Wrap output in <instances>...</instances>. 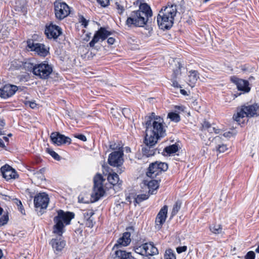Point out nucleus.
<instances>
[{"instance_id": "f257e3e1", "label": "nucleus", "mask_w": 259, "mask_h": 259, "mask_svg": "<svg viewBox=\"0 0 259 259\" xmlns=\"http://www.w3.org/2000/svg\"><path fill=\"white\" fill-rule=\"evenodd\" d=\"M143 123L145 125V137L147 139H150L157 142L158 139L166 136L163 118L156 115L154 112L145 117Z\"/></svg>"}, {"instance_id": "f03ea898", "label": "nucleus", "mask_w": 259, "mask_h": 259, "mask_svg": "<svg viewBox=\"0 0 259 259\" xmlns=\"http://www.w3.org/2000/svg\"><path fill=\"white\" fill-rule=\"evenodd\" d=\"M152 16L150 6L146 4H141L137 11H133L127 18L126 24L128 27L133 25L136 27H143Z\"/></svg>"}, {"instance_id": "7ed1b4c3", "label": "nucleus", "mask_w": 259, "mask_h": 259, "mask_svg": "<svg viewBox=\"0 0 259 259\" xmlns=\"http://www.w3.org/2000/svg\"><path fill=\"white\" fill-rule=\"evenodd\" d=\"M177 5L168 4L161 8L157 17V21L161 29H169L174 24L175 17L177 13Z\"/></svg>"}, {"instance_id": "20e7f679", "label": "nucleus", "mask_w": 259, "mask_h": 259, "mask_svg": "<svg viewBox=\"0 0 259 259\" xmlns=\"http://www.w3.org/2000/svg\"><path fill=\"white\" fill-rule=\"evenodd\" d=\"M58 215L54 218L55 225L54 226L53 232L58 235L63 233V229L65 224L66 225L70 224L71 220L74 218L73 212L66 211L60 209L57 211Z\"/></svg>"}, {"instance_id": "39448f33", "label": "nucleus", "mask_w": 259, "mask_h": 259, "mask_svg": "<svg viewBox=\"0 0 259 259\" xmlns=\"http://www.w3.org/2000/svg\"><path fill=\"white\" fill-rule=\"evenodd\" d=\"M255 116H259V104L242 106L233 118L238 124H240L241 119L244 117H252Z\"/></svg>"}, {"instance_id": "423d86ee", "label": "nucleus", "mask_w": 259, "mask_h": 259, "mask_svg": "<svg viewBox=\"0 0 259 259\" xmlns=\"http://www.w3.org/2000/svg\"><path fill=\"white\" fill-rule=\"evenodd\" d=\"M54 7L55 17L58 20L64 19L70 13L69 6L61 0H56L54 3Z\"/></svg>"}, {"instance_id": "0eeeda50", "label": "nucleus", "mask_w": 259, "mask_h": 259, "mask_svg": "<svg viewBox=\"0 0 259 259\" xmlns=\"http://www.w3.org/2000/svg\"><path fill=\"white\" fill-rule=\"evenodd\" d=\"M157 142L154 141V140H151L150 139H147V137H145V145L142 148V153L143 155L148 157L153 156L155 154L157 151L159 153L160 152L157 148H155Z\"/></svg>"}, {"instance_id": "6e6552de", "label": "nucleus", "mask_w": 259, "mask_h": 259, "mask_svg": "<svg viewBox=\"0 0 259 259\" xmlns=\"http://www.w3.org/2000/svg\"><path fill=\"white\" fill-rule=\"evenodd\" d=\"M27 47L31 51H34L37 55L45 57L49 53V50L42 44L36 43L32 39L27 41Z\"/></svg>"}, {"instance_id": "1a4fd4ad", "label": "nucleus", "mask_w": 259, "mask_h": 259, "mask_svg": "<svg viewBox=\"0 0 259 259\" xmlns=\"http://www.w3.org/2000/svg\"><path fill=\"white\" fill-rule=\"evenodd\" d=\"M104 180L100 174H97L94 179V194L96 196V200H98L103 196L105 191L103 188V182Z\"/></svg>"}, {"instance_id": "9d476101", "label": "nucleus", "mask_w": 259, "mask_h": 259, "mask_svg": "<svg viewBox=\"0 0 259 259\" xmlns=\"http://www.w3.org/2000/svg\"><path fill=\"white\" fill-rule=\"evenodd\" d=\"M123 156L122 150L114 151L109 154L108 162L111 166L114 167L120 166L123 162Z\"/></svg>"}, {"instance_id": "9b49d317", "label": "nucleus", "mask_w": 259, "mask_h": 259, "mask_svg": "<svg viewBox=\"0 0 259 259\" xmlns=\"http://www.w3.org/2000/svg\"><path fill=\"white\" fill-rule=\"evenodd\" d=\"M111 34V31H108L104 27H100V28L94 34L92 40L89 43V46L91 48H93L95 46V44L99 42L100 39L103 41Z\"/></svg>"}, {"instance_id": "f8f14e48", "label": "nucleus", "mask_w": 259, "mask_h": 259, "mask_svg": "<svg viewBox=\"0 0 259 259\" xmlns=\"http://www.w3.org/2000/svg\"><path fill=\"white\" fill-rule=\"evenodd\" d=\"M49 202L48 195L45 193H40L37 194L34 198V204L36 208L41 209H46Z\"/></svg>"}, {"instance_id": "ddd939ff", "label": "nucleus", "mask_w": 259, "mask_h": 259, "mask_svg": "<svg viewBox=\"0 0 259 259\" xmlns=\"http://www.w3.org/2000/svg\"><path fill=\"white\" fill-rule=\"evenodd\" d=\"M126 230L128 231L124 232L122 236L117 240L116 243L113 247V250L115 249V248L118 249L121 246H127L131 243V231H134V228L131 227L127 228Z\"/></svg>"}, {"instance_id": "4468645a", "label": "nucleus", "mask_w": 259, "mask_h": 259, "mask_svg": "<svg viewBox=\"0 0 259 259\" xmlns=\"http://www.w3.org/2000/svg\"><path fill=\"white\" fill-rule=\"evenodd\" d=\"M51 66H33V73L40 78L46 79L52 73Z\"/></svg>"}, {"instance_id": "2eb2a0df", "label": "nucleus", "mask_w": 259, "mask_h": 259, "mask_svg": "<svg viewBox=\"0 0 259 259\" xmlns=\"http://www.w3.org/2000/svg\"><path fill=\"white\" fill-rule=\"evenodd\" d=\"M50 139L52 143L57 146L65 144H70L71 139L58 132H53L51 134Z\"/></svg>"}, {"instance_id": "dca6fc26", "label": "nucleus", "mask_w": 259, "mask_h": 259, "mask_svg": "<svg viewBox=\"0 0 259 259\" xmlns=\"http://www.w3.org/2000/svg\"><path fill=\"white\" fill-rule=\"evenodd\" d=\"M45 32L48 38L56 39L62 34V29L59 26L51 23L46 26Z\"/></svg>"}, {"instance_id": "f3484780", "label": "nucleus", "mask_w": 259, "mask_h": 259, "mask_svg": "<svg viewBox=\"0 0 259 259\" xmlns=\"http://www.w3.org/2000/svg\"><path fill=\"white\" fill-rule=\"evenodd\" d=\"M168 207L167 205L163 206L158 213L155 219V228L160 230L165 222L167 217Z\"/></svg>"}, {"instance_id": "a211bd4d", "label": "nucleus", "mask_w": 259, "mask_h": 259, "mask_svg": "<svg viewBox=\"0 0 259 259\" xmlns=\"http://www.w3.org/2000/svg\"><path fill=\"white\" fill-rule=\"evenodd\" d=\"M18 88L15 85L6 84L3 88L0 89V97L7 99L13 96Z\"/></svg>"}, {"instance_id": "6ab92c4d", "label": "nucleus", "mask_w": 259, "mask_h": 259, "mask_svg": "<svg viewBox=\"0 0 259 259\" xmlns=\"http://www.w3.org/2000/svg\"><path fill=\"white\" fill-rule=\"evenodd\" d=\"M0 171L4 178L7 181L11 179H15L18 178V175L16 171L8 164H5L3 166Z\"/></svg>"}, {"instance_id": "aec40b11", "label": "nucleus", "mask_w": 259, "mask_h": 259, "mask_svg": "<svg viewBox=\"0 0 259 259\" xmlns=\"http://www.w3.org/2000/svg\"><path fill=\"white\" fill-rule=\"evenodd\" d=\"M231 80L236 84L238 90L242 91L244 93H248L250 91V88L249 87V83L247 80L235 77L232 78Z\"/></svg>"}, {"instance_id": "412c9836", "label": "nucleus", "mask_w": 259, "mask_h": 259, "mask_svg": "<svg viewBox=\"0 0 259 259\" xmlns=\"http://www.w3.org/2000/svg\"><path fill=\"white\" fill-rule=\"evenodd\" d=\"M61 236L62 235H59L57 238L52 239L50 242L56 253L61 251L65 246V242L62 239Z\"/></svg>"}, {"instance_id": "4be33fe9", "label": "nucleus", "mask_w": 259, "mask_h": 259, "mask_svg": "<svg viewBox=\"0 0 259 259\" xmlns=\"http://www.w3.org/2000/svg\"><path fill=\"white\" fill-rule=\"evenodd\" d=\"M132 257L131 252H126L124 250L117 249L111 253L109 259H128Z\"/></svg>"}, {"instance_id": "5701e85b", "label": "nucleus", "mask_w": 259, "mask_h": 259, "mask_svg": "<svg viewBox=\"0 0 259 259\" xmlns=\"http://www.w3.org/2000/svg\"><path fill=\"white\" fill-rule=\"evenodd\" d=\"M201 124L200 129L202 132L207 131L209 133H214L217 134H222V131L221 130L212 127L211 124L206 120H204Z\"/></svg>"}, {"instance_id": "b1692460", "label": "nucleus", "mask_w": 259, "mask_h": 259, "mask_svg": "<svg viewBox=\"0 0 259 259\" xmlns=\"http://www.w3.org/2000/svg\"><path fill=\"white\" fill-rule=\"evenodd\" d=\"M146 256H152L158 253L157 248L154 245L153 243H145Z\"/></svg>"}, {"instance_id": "393cba45", "label": "nucleus", "mask_w": 259, "mask_h": 259, "mask_svg": "<svg viewBox=\"0 0 259 259\" xmlns=\"http://www.w3.org/2000/svg\"><path fill=\"white\" fill-rule=\"evenodd\" d=\"M148 186L149 189L148 193L151 194H155L156 190L158 188L159 185L158 181L153 180L149 181L147 184H144Z\"/></svg>"}, {"instance_id": "a878e982", "label": "nucleus", "mask_w": 259, "mask_h": 259, "mask_svg": "<svg viewBox=\"0 0 259 259\" xmlns=\"http://www.w3.org/2000/svg\"><path fill=\"white\" fill-rule=\"evenodd\" d=\"M107 180L108 182L113 186L116 185L120 186L122 183V181L119 180L118 175L115 172L109 174Z\"/></svg>"}, {"instance_id": "bb28decb", "label": "nucleus", "mask_w": 259, "mask_h": 259, "mask_svg": "<svg viewBox=\"0 0 259 259\" xmlns=\"http://www.w3.org/2000/svg\"><path fill=\"white\" fill-rule=\"evenodd\" d=\"M178 146L176 144L167 146L164 148L163 152L166 153V155H170L176 153L178 151Z\"/></svg>"}, {"instance_id": "cd10ccee", "label": "nucleus", "mask_w": 259, "mask_h": 259, "mask_svg": "<svg viewBox=\"0 0 259 259\" xmlns=\"http://www.w3.org/2000/svg\"><path fill=\"white\" fill-rule=\"evenodd\" d=\"M153 166H157L160 172L161 171H165L168 169V165L165 162H155L154 163H152L151 164V168L152 167L153 168Z\"/></svg>"}, {"instance_id": "c85d7f7f", "label": "nucleus", "mask_w": 259, "mask_h": 259, "mask_svg": "<svg viewBox=\"0 0 259 259\" xmlns=\"http://www.w3.org/2000/svg\"><path fill=\"white\" fill-rule=\"evenodd\" d=\"M189 81L190 83L194 84L199 78L198 73L197 71L191 70L189 72Z\"/></svg>"}, {"instance_id": "c756f323", "label": "nucleus", "mask_w": 259, "mask_h": 259, "mask_svg": "<svg viewBox=\"0 0 259 259\" xmlns=\"http://www.w3.org/2000/svg\"><path fill=\"white\" fill-rule=\"evenodd\" d=\"M160 172L159 171V168L157 166H153V168H151V164L149 165V167L148 168V171L147 172V176L148 177H154L156 176Z\"/></svg>"}, {"instance_id": "7c9ffc66", "label": "nucleus", "mask_w": 259, "mask_h": 259, "mask_svg": "<svg viewBox=\"0 0 259 259\" xmlns=\"http://www.w3.org/2000/svg\"><path fill=\"white\" fill-rule=\"evenodd\" d=\"M150 194H139L137 196L135 199V202L139 204L144 200H147L150 196Z\"/></svg>"}, {"instance_id": "2f4dec72", "label": "nucleus", "mask_w": 259, "mask_h": 259, "mask_svg": "<svg viewBox=\"0 0 259 259\" xmlns=\"http://www.w3.org/2000/svg\"><path fill=\"white\" fill-rule=\"evenodd\" d=\"M168 118H169L171 121L178 122L180 121L181 118L180 115L175 112H170L168 114Z\"/></svg>"}, {"instance_id": "473e14b6", "label": "nucleus", "mask_w": 259, "mask_h": 259, "mask_svg": "<svg viewBox=\"0 0 259 259\" xmlns=\"http://www.w3.org/2000/svg\"><path fill=\"white\" fill-rule=\"evenodd\" d=\"M181 207V202L179 201H177L175 205H174L172 210L171 213V217H173L175 215L179 210L180 209Z\"/></svg>"}, {"instance_id": "72a5a7b5", "label": "nucleus", "mask_w": 259, "mask_h": 259, "mask_svg": "<svg viewBox=\"0 0 259 259\" xmlns=\"http://www.w3.org/2000/svg\"><path fill=\"white\" fill-rule=\"evenodd\" d=\"M135 251L138 254L146 256L145 243L141 246L135 247Z\"/></svg>"}, {"instance_id": "f704fd0d", "label": "nucleus", "mask_w": 259, "mask_h": 259, "mask_svg": "<svg viewBox=\"0 0 259 259\" xmlns=\"http://www.w3.org/2000/svg\"><path fill=\"white\" fill-rule=\"evenodd\" d=\"M210 231L215 234H219L222 233V228L220 225H214L210 227Z\"/></svg>"}, {"instance_id": "c9c22d12", "label": "nucleus", "mask_w": 259, "mask_h": 259, "mask_svg": "<svg viewBox=\"0 0 259 259\" xmlns=\"http://www.w3.org/2000/svg\"><path fill=\"white\" fill-rule=\"evenodd\" d=\"M164 259H176V255L171 249H169L165 251Z\"/></svg>"}, {"instance_id": "e433bc0d", "label": "nucleus", "mask_w": 259, "mask_h": 259, "mask_svg": "<svg viewBox=\"0 0 259 259\" xmlns=\"http://www.w3.org/2000/svg\"><path fill=\"white\" fill-rule=\"evenodd\" d=\"M14 203H15L18 206V208L22 214H25V210L23 207L21 201L17 198H13L12 199Z\"/></svg>"}, {"instance_id": "4c0bfd02", "label": "nucleus", "mask_w": 259, "mask_h": 259, "mask_svg": "<svg viewBox=\"0 0 259 259\" xmlns=\"http://www.w3.org/2000/svg\"><path fill=\"white\" fill-rule=\"evenodd\" d=\"M46 151L50 155H51L52 156V157H53L55 160H60V156L56 152H55L54 150H53L52 149L47 148Z\"/></svg>"}, {"instance_id": "58836bf2", "label": "nucleus", "mask_w": 259, "mask_h": 259, "mask_svg": "<svg viewBox=\"0 0 259 259\" xmlns=\"http://www.w3.org/2000/svg\"><path fill=\"white\" fill-rule=\"evenodd\" d=\"M83 223L87 227L92 228L93 227L95 224L94 219L92 217L90 219H86L85 221H84Z\"/></svg>"}, {"instance_id": "ea45409f", "label": "nucleus", "mask_w": 259, "mask_h": 259, "mask_svg": "<svg viewBox=\"0 0 259 259\" xmlns=\"http://www.w3.org/2000/svg\"><path fill=\"white\" fill-rule=\"evenodd\" d=\"M94 214V212L93 210H88L85 211H84L83 213V221H85L86 219H89L91 217H93V215Z\"/></svg>"}, {"instance_id": "a19ab883", "label": "nucleus", "mask_w": 259, "mask_h": 259, "mask_svg": "<svg viewBox=\"0 0 259 259\" xmlns=\"http://www.w3.org/2000/svg\"><path fill=\"white\" fill-rule=\"evenodd\" d=\"M9 221V217L8 214L6 213V214H4V215L0 218V226H3L6 224Z\"/></svg>"}, {"instance_id": "79ce46f5", "label": "nucleus", "mask_w": 259, "mask_h": 259, "mask_svg": "<svg viewBox=\"0 0 259 259\" xmlns=\"http://www.w3.org/2000/svg\"><path fill=\"white\" fill-rule=\"evenodd\" d=\"M217 150L220 152H224L227 150V145L225 144H219L217 147Z\"/></svg>"}, {"instance_id": "37998d69", "label": "nucleus", "mask_w": 259, "mask_h": 259, "mask_svg": "<svg viewBox=\"0 0 259 259\" xmlns=\"http://www.w3.org/2000/svg\"><path fill=\"white\" fill-rule=\"evenodd\" d=\"M33 176L34 178H37L38 180H40V181H42L46 180L44 175L41 174H39L37 172H34Z\"/></svg>"}, {"instance_id": "c03bdc74", "label": "nucleus", "mask_w": 259, "mask_h": 259, "mask_svg": "<svg viewBox=\"0 0 259 259\" xmlns=\"http://www.w3.org/2000/svg\"><path fill=\"white\" fill-rule=\"evenodd\" d=\"M182 68H183L184 70L186 69L185 67H184L183 66H179V67L174 70V77L175 78L178 77L179 74H180V71L182 69Z\"/></svg>"}, {"instance_id": "a18cd8bd", "label": "nucleus", "mask_w": 259, "mask_h": 259, "mask_svg": "<svg viewBox=\"0 0 259 259\" xmlns=\"http://www.w3.org/2000/svg\"><path fill=\"white\" fill-rule=\"evenodd\" d=\"M245 259H254L255 258V253L252 251H250L248 252L246 255L245 256Z\"/></svg>"}, {"instance_id": "49530a36", "label": "nucleus", "mask_w": 259, "mask_h": 259, "mask_svg": "<svg viewBox=\"0 0 259 259\" xmlns=\"http://www.w3.org/2000/svg\"><path fill=\"white\" fill-rule=\"evenodd\" d=\"M97 1L103 7H107L109 4V0H97Z\"/></svg>"}, {"instance_id": "de8ad7c7", "label": "nucleus", "mask_w": 259, "mask_h": 259, "mask_svg": "<svg viewBox=\"0 0 259 259\" xmlns=\"http://www.w3.org/2000/svg\"><path fill=\"white\" fill-rule=\"evenodd\" d=\"M244 72H252L253 70L252 66H247L246 67V66H242V68L241 69Z\"/></svg>"}, {"instance_id": "09e8293b", "label": "nucleus", "mask_w": 259, "mask_h": 259, "mask_svg": "<svg viewBox=\"0 0 259 259\" xmlns=\"http://www.w3.org/2000/svg\"><path fill=\"white\" fill-rule=\"evenodd\" d=\"M80 22L84 28H86L88 25L89 21L85 19L83 16H81L80 17Z\"/></svg>"}, {"instance_id": "8fccbe9b", "label": "nucleus", "mask_w": 259, "mask_h": 259, "mask_svg": "<svg viewBox=\"0 0 259 259\" xmlns=\"http://www.w3.org/2000/svg\"><path fill=\"white\" fill-rule=\"evenodd\" d=\"M187 250V246H180L177 248V251L178 253H181L183 252H184L186 251Z\"/></svg>"}, {"instance_id": "3c124183", "label": "nucleus", "mask_w": 259, "mask_h": 259, "mask_svg": "<svg viewBox=\"0 0 259 259\" xmlns=\"http://www.w3.org/2000/svg\"><path fill=\"white\" fill-rule=\"evenodd\" d=\"M109 147L112 150H115L118 149L119 150H122V149L119 147L118 145H117L115 143H111L109 145Z\"/></svg>"}, {"instance_id": "603ef678", "label": "nucleus", "mask_w": 259, "mask_h": 259, "mask_svg": "<svg viewBox=\"0 0 259 259\" xmlns=\"http://www.w3.org/2000/svg\"><path fill=\"white\" fill-rule=\"evenodd\" d=\"M75 137L80 140L82 141H86L87 138L84 135L79 134L75 136Z\"/></svg>"}, {"instance_id": "864d4df0", "label": "nucleus", "mask_w": 259, "mask_h": 259, "mask_svg": "<svg viewBox=\"0 0 259 259\" xmlns=\"http://www.w3.org/2000/svg\"><path fill=\"white\" fill-rule=\"evenodd\" d=\"M26 105H29V106L32 109L35 108L36 107L37 104L35 102L33 101H27L26 103Z\"/></svg>"}, {"instance_id": "5fc2aeb1", "label": "nucleus", "mask_w": 259, "mask_h": 259, "mask_svg": "<svg viewBox=\"0 0 259 259\" xmlns=\"http://www.w3.org/2000/svg\"><path fill=\"white\" fill-rule=\"evenodd\" d=\"M223 137L226 138H229L233 136V133L230 131L225 132L222 135Z\"/></svg>"}, {"instance_id": "6e6d98bb", "label": "nucleus", "mask_w": 259, "mask_h": 259, "mask_svg": "<svg viewBox=\"0 0 259 259\" xmlns=\"http://www.w3.org/2000/svg\"><path fill=\"white\" fill-rule=\"evenodd\" d=\"M115 42V38L112 37H110L107 39V42L109 45H113Z\"/></svg>"}, {"instance_id": "4d7b16f0", "label": "nucleus", "mask_w": 259, "mask_h": 259, "mask_svg": "<svg viewBox=\"0 0 259 259\" xmlns=\"http://www.w3.org/2000/svg\"><path fill=\"white\" fill-rule=\"evenodd\" d=\"M117 9L118 10V13L120 14L122 13L123 11H124L123 7L119 5H117Z\"/></svg>"}, {"instance_id": "13d9d810", "label": "nucleus", "mask_w": 259, "mask_h": 259, "mask_svg": "<svg viewBox=\"0 0 259 259\" xmlns=\"http://www.w3.org/2000/svg\"><path fill=\"white\" fill-rule=\"evenodd\" d=\"M172 85L176 88H181V87L179 85V83L177 81H173Z\"/></svg>"}, {"instance_id": "bf43d9fd", "label": "nucleus", "mask_w": 259, "mask_h": 259, "mask_svg": "<svg viewBox=\"0 0 259 259\" xmlns=\"http://www.w3.org/2000/svg\"><path fill=\"white\" fill-rule=\"evenodd\" d=\"M45 171H46L45 168L43 167V168H41L40 169H39V170L37 171L36 172L39 174H42L43 175H44V173H45Z\"/></svg>"}, {"instance_id": "052dcab7", "label": "nucleus", "mask_w": 259, "mask_h": 259, "mask_svg": "<svg viewBox=\"0 0 259 259\" xmlns=\"http://www.w3.org/2000/svg\"><path fill=\"white\" fill-rule=\"evenodd\" d=\"M222 139V136H217L214 138V140L216 142H219Z\"/></svg>"}, {"instance_id": "680f3d73", "label": "nucleus", "mask_w": 259, "mask_h": 259, "mask_svg": "<svg viewBox=\"0 0 259 259\" xmlns=\"http://www.w3.org/2000/svg\"><path fill=\"white\" fill-rule=\"evenodd\" d=\"M175 108L177 110L183 111L184 110V107L183 106H176L175 107Z\"/></svg>"}, {"instance_id": "e2e57ef3", "label": "nucleus", "mask_w": 259, "mask_h": 259, "mask_svg": "<svg viewBox=\"0 0 259 259\" xmlns=\"http://www.w3.org/2000/svg\"><path fill=\"white\" fill-rule=\"evenodd\" d=\"M0 147L3 148L6 147V146H5L4 143L3 142L2 139L1 138H0Z\"/></svg>"}, {"instance_id": "0e129e2a", "label": "nucleus", "mask_w": 259, "mask_h": 259, "mask_svg": "<svg viewBox=\"0 0 259 259\" xmlns=\"http://www.w3.org/2000/svg\"><path fill=\"white\" fill-rule=\"evenodd\" d=\"M180 93H181L182 95H185V96H186V95H188V94H187V92H186L185 90H183V89H181V90H180Z\"/></svg>"}, {"instance_id": "69168bd1", "label": "nucleus", "mask_w": 259, "mask_h": 259, "mask_svg": "<svg viewBox=\"0 0 259 259\" xmlns=\"http://www.w3.org/2000/svg\"><path fill=\"white\" fill-rule=\"evenodd\" d=\"M78 201H79V202H80L86 203V202H85V201H83V198H82V197H81V196H79V197H78Z\"/></svg>"}, {"instance_id": "338daca9", "label": "nucleus", "mask_w": 259, "mask_h": 259, "mask_svg": "<svg viewBox=\"0 0 259 259\" xmlns=\"http://www.w3.org/2000/svg\"><path fill=\"white\" fill-rule=\"evenodd\" d=\"M174 62L176 63H177L179 65H181V63L179 61V59H176L175 60H173Z\"/></svg>"}, {"instance_id": "774afa93", "label": "nucleus", "mask_w": 259, "mask_h": 259, "mask_svg": "<svg viewBox=\"0 0 259 259\" xmlns=\"http://www.w3.org/2000/svg\"><path fill=\"white\" fill-rule=\"evenodd\" d=\"M22 6L20 7V8L21 9V10H23V9L24 8V5H25V1L24 0H22Z\"/></svg>"}]
</instances>
